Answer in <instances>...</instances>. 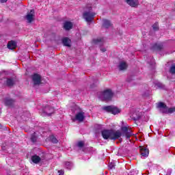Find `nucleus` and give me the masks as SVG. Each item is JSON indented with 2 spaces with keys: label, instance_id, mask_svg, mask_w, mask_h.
<instances>
[{
  "label": "nucleus",
  "instance_id": "nucleus-34",
  "mask_svg": "<svg viewBox=\"0 0 175 175\" xmlns=\"http://www.w3.org/2000/svg\"><path fill=\"white\" fill-rule=\"evenodd\" d=\"M100 51L105 53V51H106V48H100Z\"/></svg>",
  "mask_w": 175,
  "mask_h": 175
},
{
  "label": "nucleus",
  "instance_id": "nucleus-31",
  "mask_svg": "<svg viewBox=\"0 0 175 175\" xmlns=\"http://www.w3.org/2000/svg\"><path fill=\"white\" fill-rule=\"evenodd\" d=\"M77 147H79V148H83V147H84V142L83 141H80L77 143Z\"/></svg>",
  "mask_w": 175,
  "mask_h": 175
},
{
  "label": "nucleus",
  "instance_id": "nucleus-3",
  "mask_svg": "<svg viewBox=\"0 0 175 175\" xmlns=\"http://www.w3.org/2000/svg\"><path fill=\"white\" fill-rule=\"evenodd\" d=\"M157 107L163 114H172V113H175V107L169 108L167 105L163 102L159 103Z\"/></svg>",
  "mask_w": 175,
  "mask_h": 175
},
{
  "label": "nucleus",
  "instance_id": "nucleus-25",
  "mask_svg": "<svg viewBox=\"0 0 175 175\" xmlns=\"http://www.w3.org/2000/svg\"><path fill=\"white\" fill-rule=\"evenodd\" d=\"M66 169H68V170H72V168L73 167V163L70 161H66L64 163Z\"/></svg>",
  "mask_w": 175,
  "mask_h": 175
},
{
  "label": "nucleus",
  "instance_id": "nucleus-12",
  "mask_svg": "<svg viewBox=\"0 0 175 175\" xmlns=\"http://www.w3.org/2000/svg\"><path fill=\"white\" fill-rule=\"evenodd\" d=\"M111 131L112 130H103L101 132V135L103 139H105V140H107V139H110L111 140Z\"/></svg>",
  "mask_w": 175,
  "mask_h": 175
},
{
  "label": "nucleus",
  "instance_id": "nucleus-5",
  "mask_svg": "<svg viewBox=\"0 0 175 175\" xmlns=\"http://www.w3.org/2000/svg\"><path fill=\"white\" fill-rule=\"evenodd\" d=\"M0 83L1 84H5L8 87H13L14 85V80L12 78H5V74L0 73Z\"/></svg>",
  "mask_w": 175,
  "mask_h": 175
},
{
  "label": "nucleus",
  "instance_id": "nucleus-19",
  "mask_svg": "<svg viewBox=\"0 0 175 175\" xmlns=\"http://www.w3.org/2000/svg\"><path fill=\"white\" fill-rule=\"evenodd\" d=\"M103 27L104 28H111L113 27V24H111V22L107 19H103Z\"/></svg>",
  "mask_w": 175,
  "mask_h": 175
},
{
  "label": "nucleus",
  "instance_id": "nucleus-14",
  "mask_svg": "<svg viewBox=\"0 0 175 175\" xmlns=\"http://www.w3.org/2000/svg\"><path fill=\"white\" fill-rule=\"evenodd\" d=\"M163 49V44L162 42L155 43L151 46V50L156 51H161Z\"/></svg>",
  "mask_w": 175,
  "mask_h": 175
},
{
  "label": "nucleus",
  "instance_id": "nucleus-23",
  "mask_svg": "<svg viewBox=\"0 0 175 175\" xmlns=\"http://www.w3.org/2000/svg\"><path fill=\"white\" fill-rule=\"evenodd\" d=\"M64 28L66 29V31H69L70 29H72L73 28V24L72 22L67 21L64 23Z\"/></svg>",
  "mask_w": 175,
  "mask_h": 175
},
{
  "label": "nucleus",
  "instance_id": "nucleus-16",
  "mask_svg": "<svg viewBox=\"0 0 175 175\" xmlns=\"http://www.w3.org/2000/svg\"><path fill=\"white\" fill-rule=\"evenodd\" d=\"M139 150L142 157H144V158H147V157H148V154H150V150L148 148L142 146L140 148Z\"/></svg>",
  "mask_w": 175,
  "mask_h": 175
},
{
  "label": "nucleus",
  "instance_id": "nucleus-1",
  "mask_svg": "<svg viewBox=\"0 0 175 175\" xmlns=\"http://www.w3.org/2000/svg\"><path fill=\"white\" fill-rule=\"evenodd\" d=\"M113 96H114V92L111 89H106L98 94L99 99L105 102H110Z\"/></svg>",
  "mask_w": 175,
  "mask_h": 175
},
{
  "label": "nucleus",
  "instance_id": "nucleus-40",
  "mask_svg": "<svg viewBox=\"0 0 175 175\" xmlns=\"http://www.w3.org/2000/svg\"><path fill=\"white\" fill-rule=\"evenodd\" d=\"M1 126V123H0V126Z\"/></svg>",
  "mask_w": 175,
  "mask_h": 175
},
{
  "label": "nucleus",
  "instance_id": "nucleus-30",
  "mask_svg": "<svg viewBox=\"0 0 175 175\" xmlns=\"http://www.w3.org/2000/svg\"><path fill=\"white\" fill-rule=\"evenodd\" d=\"M109 169H116V163L114 162H111L108 165Z\"/></svg>",
  "mask_w": 175,
  "mask_h": 175
},
{
  "label": "nucleus",
  "instance_id": "nucleus-18",
  "mask_svg": "<svg viewBox=\"0 0 175 175\" xmlns=\"http://www.w3.org/2000/svg\"><path fill=\"white\" fill-rule=\"evenodd\" d=\"M93 43L94 44H98V46H103L105 43V38H98L96 39L93 40Z\"/></svg>",
  "mask_w": 175,
  "mask_h": 175
},
{
  "label": "nucleus",
  "instance_id": "nucleus-29",
  "mask_svg": "<svg viewBox=\"0 0 175 175\" xmlns=\"http://www.w3.org/2000/svg\"><path fill=\"white\" fill-rule=\"evenodd\" d=\"M152 27L154 31H159V25L157 22H156Z\"/></svg>",
  "mask_w": 175,
  "mask_h": 175
},
{
  "label": "nucleus",
  "instance_id": "nucleus-7",
  "mask_svg": "<svg viewBox=\"0 0 175 175\" xmlns=\"http://www.w3.org/2000/svg\"><path fill=\"white\" fill-rule=\"evenodd\" d=\"M25 18L27 21V23L31 24V23L35 20V10H31L29 13H27V14L25 16Z\"/></svg>",
  "mask_w": 175,
  "mask_h": 175
},
{
  "label": "nucleus",
  "instance_id": "nucleus-32",
  "mask_svg": "<svg viewBox=\"0 0 175 175\" xmlns=\"http://www.w3.org/2000/svg\"><path fill=\"white\" fill-rule=\"evenodd\" d=\"M59 175H64L65 174V171L64 170H60L58 171Z\"/></svg>",
  "mask_w": 175,
  "mask_h": 175
},
{
  "label": "nucleus",
  "instance_id": "nucleus-21",
  "mask_svg": "<svg viewBox=\"0 0 175 175\" xmlns=\"http://www.w3.org/2000/svg\"><path fill=\"white\" fill-rule=\"evenodd\" d=\"M17 47V43H16L15 41H10L8 44V49L10 50H14V49H16Z\"/></svg>",
  "mask_w": 175,
  "mask_h": 175
},
{
  "label": "nucleus",
  "instance_id": "nucleus-39",
  "mask_svg": "<svg viewBox=\"0 0 175 175\" xmlns=\"http://www.w3.org/2000/svg\"><path fill=\"white\" fill-rule=\"evenodd\" d=\"M96 83H98V80H96Z\"/></svg>",
  "mask_w": 175,
  "mask_h": 175
},
{
  "label": "nucleus",
  "instance_id": "nucleus-8",
  "mask_svg": "<svg viewBox=\"0 0 175 175\" xmlns=\"http://www.w3.org/2000/svg\"><path fill=\"white\" fill-rule=\"evenodd\" d=\"M32 81L34 85H39L42 82V77L39 74H34L32 76Z\"/></svg>",
  "mask_w": 175,
  "mask_h": 175
},
{
  "label": "nucleus",
  "instance_id": "nucleus-28",
  "mask_svg": "<svg viewBox=\"0 0 175 175\" xmlns=\"http://www.w3.org/2000/svg\"><path fill=\"white\" fill-rule=\"evenodd\" d=\"M170 73L175 75V64H172L170 68Z\"/></svg>",
  "mask_w": 175,
  "mask_h": 175
},
{
  "label": "nucleus",
  "instance_id": "nucleus-4",
  "mask_svg": "<svg viewBox=\"0 0 175 175\" xmlns=\"http://www.w3.org/2000/svg\"><path fill=\"white\" fill-rule=\"evenodd\" d=\"M102 109L104 110V111H106L107 113H111V114H113L114 116L121 113V109H118V107L114 105L104 106L103 107Z\"/></svg>",
  "mask_w": 175,
  "mask_h": 175
},
{
  "label": "nucleus",
  "instance_id": "nucleus-22",
  "mask_svg": "<svg viewBox=\"0 0 175 175\" xmlns=\"http://www.w3.org/2000/svg\"><path fill=\"white\" fill-rule=\"evenodd\" d=\"M126 68H128V64L125 62H120L118 65L119 70H126Z\"/></svg>",
  "mask_w": 175,
  "mask_h": 175
},
{
  "label": "nucleus",
  "instance_id": "nucleus-33",
  "mask_svg": "<svg viewBox=\"0 0 175 175\" xmlns=\"http://www.w3.org/2000/svg\"><path fill=\"white\" fill-rule=\"evenodd\" d=\"M170 174H172V169H169L167 172V175H170Z\"/></svg>",
  "mask_w": 175,
  "mask_h": 175
},
{
  "label": "nucleus",
  "instance_id": "nucleus-38",
  "mask_svg": "<svg viewBox=\"0 0 175 175\" xmlns=\"http://www.w3.org/2000/svg\"><path fill=\"white\" fill-rule=\"evenodd\" d=\"M143 96H148V94H143Z\"/></svg>",
  "mask_w": 175,
  "mask_h": 175
},
{
  "label": "nucleus",
  "instance_id": "nucleus-26",
  "mask_svg": "<svg viewBox=\"0 0 175 175\" xmlns=\"http://www.w3.org/2000/svg\"><path fill=\"white\" fill-rule=\"evenodd\" d=\"M50 140L52 143H53L54 144H57V143H58V139H57L56 137H55L54 135H51L50 137Z\"/></svg>",
  "mask_w": 175,
  "mask_h": 175
},
{
  "label": "nucleus",
  "instance_id": "nucleus-15",
  "mask_svg": "<svg viewBox=\"0 0 175 175\" xmlns=\"http://www.w3.org/2000/svg\"><path fill=\"white\" fill-rule=\"evenodd\" d=\"M125 2L131 8H137L139 5V0H125Z\"/></svg>",
  "mask_w": 175,
  "mask_h": 175
},
{
  "label": "nucleus",
  "instance_id": "nucleus-36",
  "mask_svg": "<svg viewBox=\"0 0 175 175\" xmlns=\"http://www.w3.org/2000/svg\"><path fill=\"white\" fill-rule=\"evenodd\" d=\"M127 81H128L129 83H131V80L129 78H128V79H127Z\"/></svg>",
  "mask_w": 175,
  "mask_h": 175
},
{
  "label": "nucleus",
  "instance_id": "nucleus-10",
  "mask_svg": "<svg viewBox=\"0 0 175 175\" xmlns=\"http://www.w3.org/2000/svg\"><path fill=\"white\" fill-rule=\"evenodd\" d=\"M122 132L124 134L126 137V140H131V137L132 136V133L129 131L126 126H122L121 128Z\"/></svg>",
  "mask_w": 175,
  "mask_h": 175
},
{
  "label": "nucleus",
  "instance_id": "nucleus-37",
  "mask_svg": "<svg viewBox=\"0 0 175 175\" xmlns=\"http://www.w3.org/2000/svg\"><path fill=\"white\" fill-rule=\"evenodd\" d=\"M158 87H162V85H161V83H157Z\"/></svg>",
  "mask_w": 175,
  "mask_h": 175
},
{
  "label": "nucleus",
  "instance_id": "nucleus-11",
  "mask_svg": "<svg viewBox=\"0 0 175 175\" xmlns=\"http://www.w3.org/2000/svg\"><path fill=\"white\" fill-rule=\"evenodd\" d=\"M3 102L5 106H8L9 107H12V106H14V103H16V100L10 98H4Z\"/></svg>",
  "mask_w": 175,
  "mask_h": 175
},
{
  "label": "nucleus",
  "instance_id": "nucleus-6",
  "mask_svg": "<svg viewBox=\"0 0 175 175\" xmlns=\"http://www.w3.org/2000/svg\"><path fill=\"white\" fill-rule=\"evenodd\" d=\"M129 116L131 120H133V121H139V120L142 118V113L137 111H135L134 112H131L129 113Z\"/></svg>",
  "mask_w": 175,
  "mask_h": 175
},
{
  "label": "nucleus",
  "instance_id": "nucleus-9",
  "mask_svg": "<svg viewBox=\"0 0 175 175\" xmlns=\"http://www.w3.org/2000/svg\"><path fill=\"white\" fill-rule=\"evenodd\" d=\"M122 136V133L121 131H114L111 130V140H118Z\"/></svg>",
  "mask_w": 175,
  "mask_h": 175
},
{
  "label": "nucleus",
  "instance_id": "nucleus-27",
  "mask_svg": "<svg viewBox=\"0 0 175 175\" xmlns=\"http://www.w3.org/2000/svg\"><path fill=\"white\" fill-rule=\"evenodd\" d=\"M31 140L33 143H36V140H38V137L35 133L31 135Z\"/></svg>",
  "mask_w": 175,
  "mask_h": 175
},
{
  "label": "nucleus",
  "instance_id": "nucleus-24",
  "mask_svg": "<svg viewBox=\"0 0 175 175\" xmlns=\"http://www.w3.org/2000/svg\"><path fill=\"white\" fill-rule=\"evenodd\" d=\"M31 161L33 163L38 164L40 161H42V159H40V157L35 154L31 157Z\"/></svg>",
  "mask_w": 175,
  "mask_h": 175
},
{
  "label": "nucleus",
  "instance_id": "nucleus-17",
  "mask_svg": "<svg viewBox=\"0 0 175 175\" xmlns=\"http://www.w3.org/2000/svg\"><path fill=\"white\" fill-rule=\"evenodd\" d=\"M84 114L85 113L83 111L79 112L75 116V120H77V121H79V122H83V121H84V118H85Z\"/></svg>",
  "mask_w": 175,
  "mask_h": 175
},
{
  "label": "nucleus",
  "instance_id": "nucleus-20",
  "mask_svg": "<svg viewBox=\"0 0 175 175\" xmlns=\"http://www.w3.org/2000/svg\"><path fill=\"white\" fill-rule=\"evenodd\" d=\"M62 43L64 46H66V47H70V43H72V41L69 38L66 37L62 39Z\"/></svg>",
  "mask_w": 175,
  "mask_h": 175
},
{
  "label": "nucleus",
  "instance_id": "nucleus-2",
  "mask_svg": "<svg viewBox=\"0 0 175 175\" xmlns=\"http://www.w3.org/2000/svg\"><path fill=\"white\" fill-rule=\"evenodd\" d=\"M88 11H85L83 14V17L87 23H92V20H94L95 17L94 12H91L92 10V7L91 5L86 6Z\"/></svg>",
  "mask_w": 175,
  "mask_h": 175
},
{
  "label": "nucleus",
  "instance_id": "nucleus-35",
  "mask_svg": "<svg viewBox=\"0 0 175 175\" xmlns=\"http://www.w3.org/2000/svg\"><path fill=\"white\" fill-rule=\"evenodd\" d=\"M1 3H5L8 2V0H0Z\"/></svg>",
  "mask_w": 175,
  "mask_h": 175
},
{
  "label": "nucleus",
  "instance_id": "nucleus-13",
  "mask_svg": "<svg viewBox=\"0 0 175 175\" xmlns=\"http://www.w3.org/2000/svg\"><path fill=\"white\" fill-rule=\"evenodd\" d=\"M42 111L44 114H46V116H51V114L54 113V108L47 105L43 109Z\"/></svg>",
  "mask_w": 175,
  "mask_h": 175
}]
</instances>
